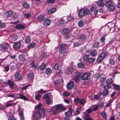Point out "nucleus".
Returning a JSON list of instances; mask_svg holds the SVG:
<instances>
[{"label":"nucleus","mask_w":120,"mask_h":120,"mask_svg":"<svg viewBox=\"0 0 120 120\" xmlns=\"http://www.w3.org/2000/svg\"><path fill=\"white\" fill-rule=\"evenodd\" d=\"M45 115V110L42 109L39 110L38 112H35L33 115L34 118L35 120H39L41 116L44 117Z\"/></svg>","instance_id":"nucleus-1"},{"label":"nucleus","mask_w":120,"mask_h":120,"mask_svg":"<svg viewBox=\"0 0 120 120\" xmlns=\"http://www.w3.org/2000/svg\"><path fill=\"white\" fill-rule=\"evenodd\" d=\"M53 114L54 115L64 109V107L60 104L56 105L52 108Z\"/></svg>","instance_id":"nucleus-2"},{"label":"nucleus","mask_w":120,"mask_h":120,"mask_svg":"<svg viewBox=\"0 0 120 120\" xmlns=\"http://www.w3.org/2000/svg\"><path fill=\"white\" fill-rule=\"evenodd\" d=\"M115 26L114 23H112L111 26H107L105 28V33L106 35L108 34L109 32L112 33L115 30Z\"/></svg>","instance_id":"nucleus-3"},{"label":"nucleus","mask_w":120,"mask_h":120,"mask_svg":"<svg viewBox=\"0 0 120 120\" xmlns=\"http://www.w3.org/2000/svg\"><path fill=\"white\" fill-rule=\"evenodd\" d=\"M92 111V109H89L87 110L86 112L84 113L83 116V119L85 120H93L89 116V114Z\"/></svg>","instance_id":"nucleus-4"},{"label":"nucleus","mask_w":120,"mask_h":120,"mask_svg":"<svg viewBox=\"0 0 120 120\" xmlns=\"http://www.w3.org/2000/svg\"><path fill=\"white\" fill-rule=\"evenodd\" d=\"M67 44H64L63 43L61 44L60 45V48L59 50V52L60 54L64 53L66 51V49L64 47Z\"/></svg>","instance_id":"nucleus-5"},{"label":"nucleus","mask_w":120,"mask_h":120,"mask_svg":"<svg viewBox=\"0 0 120 120\" xmlns=\"http://www.w3.org/2000/svg\"><path fill=\"white\" fill-rule=\"evenodd\" d=\"M90 75V73L85 72L81 76V78L82 80H86L88 79Z\"/></svg>","instance_id":"nucleus-6"},{"label":"nucleus","mask_w":120,"mask_h":120,"mask_svg":"<svg viewBox=\"0 0 120 120\" xmlns=\"http://www.w3.org/2000/svg\"><path fill=\"white\" fill-rule=\"evenodd\" d=\"M5 83L6 84L8 85L9 87L11 89H12L13 88L14 85L13 82L8 79L7 81L5 82Z\"/></svg>","instance_id":"nucleus-7"},{"label":"nucleus","mask_w":120,"mask_h":120,"mask_svg":"<svg viewBox=\"0 0 120 120\" xmlns=\"http://www.w3.org/2000/svg\"><path fill=\"white\" fill-rule=\"evenodd\" d=\"M74 82H71L68 83L67 85V88L69 90H71L74 87Z\"/></svg>","instance_id":"nucleus-8"},{"label":"nucleus","mask_w":120,"mask_h":120,"mask_svg":"<svg viewBox=\"0 0 120 120\" xmlns=\"http://www.w3.org/2000/svg\"><path fill=\"white\" fill-rule=\"evenodd\" d=\"M75 68V66L73 65L72 67L69 68L66 70V72L69 74L72 73L74 69Z\"/></svg>","instance_id":"nucleus-9"},{"label":"nucleus","mask_w":120,"mask_h":120,"mask_svg":"<svg viewBox=\"0 0 120 120\" xmlns=\"http://www.w3.org/2000/svg\"><path fill=\"white\" fill-rule=\"evenodd\" d=\"M13 12L11 10H9L6 12L5 13V16L7 17L11 16L13 14Z\"/></svg>","instance_id":"nucleus-10"},{"label":"nucleus","mask_w":120,"mask_h":120,"mask_svg":"<svg viewBox=\"0 0 120 120\" xmlns=\"http://www.w3.org/2000/svg\"><path fill=\"white\" fill-rule=\"evenodd\" d=\"M9 47L8 45L6 43H3L0 45V48L3 49H8Z\"/></svg>","instance_id":"nucleus-11"},{"label":"nucleus","mask_w":120,"mask_h":120,"mask_svg":"<svg viewBox=\"0 0 120 120\" xmlns=\"http://www.w3.org/2000/svg\"><path fill=\"white\" fill-rule=\"evenodd\" d=\"M19 60L22 61H24L26 60L24 53L20 54L19 56Z\"/></svg>","instance_id":"nucleus-12"},{"label":"nucleus","mask_w":120,"mask_h":120,"mask_svg":"<svg viewBox=\"0 0 120 120\" xmlns=\"http://www.w3.org/2000/svg\"><path fill=\"white\" fill-rule=\"evenodd\" d=\"M50 20L48 19H45L43 22V25L45 26H49L50 24Z\"/></svg>","instance_id":"nucleus-13"},{"label":"nucleus","mask_w":120,"mask_h":120,"mask_svg":"<svg viewBox=\"0 0 120 120\" xmlns=\"http://www.w3.org/2000/svg\"><path fill=\"white\" fill-rule=\"evenodd\" d=\"M79 15L80 17H82L84 15V10L82 8H81L79 11Z\"/></svg>","instance_id":"nucleus-14"},{"label":"nucleus","mask_w":120,"mask_h":120,"mask_svg":"<svg viewBox=\"0 0 120 120\" xmlns=\"http://www.w3.org/2000/svg\"><path fill=\"white\" fill-rule=\"evenodd\" d=\"M60 32L62 34L65 35L69 32V30L67 28H64L62 30L60 31Z\"/></svg>","instance_id":"nucleus-15"},{"label":"nucleus","mask_w":120,"mask_h":120,"mask_svg":"<svg viewBox=\"0 0 120 120\" xmlns=\"http://www.w3.org/2000/svg\"><path fill=\"white\" fill-rule=\"evenodd\" d=\"M45 16L42 15H40L38 16L37 19L38 22H41L43 21L45 19Z\"/></svg>","instance_id":"nucleus-16"},{"label":"nucleus","mask_w":120,"mask_h":120,"mask_svg":"<svg viewBox=\"0 0 120 120\" xmlns=\"http://www.w3.org/2000/svg\"><path fill=\"white\" fill-rule=\"evenodd\" d=\"M74 36L73 35H69L64 37L65 39H69L70 41L72 40L74 38Z\"/></svg>","instance_id":"nucleus-17"},{"label":"nucleus","mask_w":120,"mask_h":120,"mask_svg":"<svg viewBox=\"0 0 120 120\" xmlns=\"http://www.w3.org/2000/svg\"><path fill=\"white\" fill-rule=\"evenodd\" d=\"M73 109L71 108V107L69 109V111L65 113V115L67 116H70L72 114Z\"/></svg>","instance_id":"nucleus-18"},{"label":"nucleus","mask_w":120,"mask_h":120,"mask_svg":"<svg viewBox=\"0 0 120 120\" xmlns=\"http://www.w3.org/2000/svg\"><path fill=\"white\" fill-rule=\"evenodd\" d=\"M35 43L34 42H31L27 47V49L29 50L30 49L34 48L35 46Z\"/></svg>","instance_id":"nucleus-19"},{"label":"nucleus","mask_w":120,"mask_h":120,"mask_svg":"<svg viewBox=\"0 0 120 120\" xmlns=\"http://www.w3.org/2000/svg\"><path fill=\"white\" fill-rule=\"evenodd\" d=\"M22 78V76L20 74L17 73L15 74V81H18L19 80L21 79Z\"/></svg>","instance_id":"nucleus-20"},{"label":"nucleus","mask_w":120,"mask_h":120,"mask_svg":"<svg viewBox=\"0 0 120 120\" xmlns=\"http://www.w3.org/2000/svg\"><path fill=\"white\" fill-rule=\"evenodd\" d=\"M97 4L99 7H101L104 5V3L102 0H100L98 1Z\"/></svg>","instance_id":"nucleus-21"},{"label":"nucleus","mask_w":120,"mask_h":120,"mask_svg":"<svg viewBox=\"0 0 120 120\" xmlns=\"http://www.w3.org/2000/svg\"><path fill=\"white\" fill-rule=\"evenodd\" d=\"M18 95L19 96V98L22 99L24 100L28 101L27 97L24 95L21 94H19Z\"/></svg>","instance_id":"nucleus-22"},{"label":"nucleus","mask_w":120,"mask_h":120,"mask_svg":"<svg viewBox=\"0 0 120 120\" xmlns=\"http://www.w3.org/2000/svg\"><path fill=\"white\" fill-rule=\"evenodd\" d=\"M86 103V101L84 99H80L79 103L80 105H81L82 106H83Z\"/></svg>","instance_id":"nucleus-23"},{"label":"nucleus","mask_w":120,"mask_h":120,"mask_svg":"<svg viewBox=\"0 0 120 120\" xmlns=\"http://www.w3.org/2000/svg\"><path fill=\"white\" fill-rule=\"evenodd\" d=\"M15 28L19 30L25 28V27L23 25L18 24L15 26Z\"/></svg>","instance_id":"nucleus-24"},{"label":"nucleus","mask_w":120,"mask_h":120,"mask_svg":"<svg viewBox=\"0 0 120 120\" xmlns=\"http://www.w3.org/2000/svg\"><path fill=\"white\" fill-rule=\"evenodd\" d=\"M80 76L79 75H76L74 78V81L76 82H78L80 81Z\"/></svg>","instance_id":"nucleus-25"},{"label":"nucleus","mask_w":120,"mask_h":120,"mask_svg":"<svg viewBox=\"0 0 120 120\" xmlns=\"http://www.w3.org/2000/svg\"><path fill=\"white\" fill-rule=\"evenodd\" d=\"M46 104L49 105H51L52 104V100L51 98L46 100Z\"/></svg>","instance_id":"nucleus-26"},{"label":"nucleus","mask_w":120,"mask_h":120,"mask_svg":"<svg viewBox=\"0 0 120 120\" xmlns=\"http://www.w3.org/2000/svg\"><path fill=\"white\" fill-rule=\"evenodd\" d=\"M46 67V64L45 63H43L40 66L39 69L41 70H44Z\"/></svg>","instance_id":"nucleus-27"},{"label":"nucleus","mask_w":120,"mask_h":120,"mask_svg":"<svg viewBox=\"0 0 120 120\" xmlns=\"http://www.w3.org/2000/svg\"><path fill=\"white\" fill-rule=\"evenodd\" d=\"M51 69L49 68H47L45 70V73L47 75H49L52 73Z\"/></svg>","instance_id":"nucleus-28"},{"label":"nucleus","mask_w":120,"mask_h":120,"mask_svg":"<svg viewBox=\"0 0 120 120\" xmlns=\"http://www.w3.org/2000/svg\"><path fill=\"white\" fill-rule=\"evenodd\" d=\"M112 1L110 0H109L106 1L105 3V6L107 7H108L111 5H112Z\"/></svg>","instance_id":"nucleus-29"},{"label":"nucleus","mask_w":120,"mask_h":120,"mask_svg":"<svg viewBox=\"0 0 120 120\" xmlns=\"http://www.w3.org/2000/svg\"><path fill=\"white\" fill-rule=\"evenodd\" d=\"M30 41L31 39L30 37L28 36L26 38L25 40V42L26 43L29 44L30 42Z\"/></svg>","instance_id":"nucleus-30"},{"label":"nucleus","mask_w":120,"mask_h":120,"mask_svg":"<svg viewBox=\"0 0 120 120\" xmlns=\"http://www.w3.org/2000/svg\"><path fill=\"white\" fill-rule=\"evenodd\" d=\"M79 39L81 40L84 41L86 39V38L85 35L82 34L80 36Z\"/></svg>","instance_id":"nucleus-31"},{"label":"nucleus","mask_w":120,"mask_h":120,"mask_svg":"<svg viewBox=\"0 0 120 120\" xmlns=\"http://www.w3.org/2000/svg\"><path fill=\"white\" fill-rule=\"evenodd\" d=\"M114 8L115 7L113 5H111L108 7V9L109 10L111 11H113Z\"/></svg>","instance_id":"nucleus-32"},{"label":"nucleus","mask_w":120,"mask_h":120,"mask_svg":"<svg viewBox=\"0 0 120 120\" xmlns=\"http://www.w3.org/2000/svg\"><path fill=\"white\" fill-rule=\"evenodd\" d=\"M23 6L25 8H28L30 7L29 4L26 2H23Z\"/></svg>","instance_id":"nucleus-33"},{"label":"nucleus","mask_w":120,"mask_h":120,"mask_svg":"<svg viewBox=\"0 0 120 120\" xmlns=\"http://www.w3.org/2000/svg\"><path fill=\"white\" fill-rule=\"evenodd\" d=\"M41 96V95L39 94H35V98L37 101H38L40 100V98Z\"/></svg>","instance_id":"nucleus-34"},{"label":"nucleus","mask_w":120,"mask_h":120,"mask_svg":"<svg viewBox=\"0 0 120 120\" xmlns=\"http://www.w3.org/2000/svg\"><path fill=\"white\" fill-rule=\"evenodd\" d=\"M19 116L20 118L22 119V120H24L25 118L23 112L21 111L20 112H19Z\"/></svg>","instance_id":"nucleus-35"},{"label":"nucleus","mask_w":120,"mask_h":120,"mask_svg":"<svg viewBox=\"0 0 120 120\" xmlns=\"http://www.w3.org/2000/svg\"><path fill=\"white\" fill-rule=\"evenodd\" d=\"M97 53V52L95 49H93L90 52L91 55L93 56H94Z\"/></svg>","instance_id":"nucleus-36"},{"label":"nucleus","mask_w":120,"mask_h":120,"mask_svg":"<svg viewBox=\"0 0 120 120\" xmlns=\"http://www.w3.org/2000/svg\"><path fill=\"white\" fill-rule=\"evenodd\" d=\"M90 55H84L83 57V59L84 60H88V59L90 57Z\"/></svg>","instance_id":"nucleus-37"},{"label":"nucleus","mask_w":120,"mask_h":120,"mask_svg":"<svg viewBox=\"0 0 120 120\" xmlns=\"http://www.w3.org/2000/svg\"><path fill=\"white\" fill-rule=\"evenodd\" d=\"M56 11V8H54L49 10L48 11V12L49 13H52L55 12Z\"/></svg>","instance_id":"nucleus-38"},{"label":"nucleus","mask_w":120,"mask_h":120,"mask_svg":"<svg viewBox=\"0 0 120 120\" xmlns=\"http://www.w3.org/2000/svg\"><path fill=\"white\" fill-rule=\"evenodd\" d=\"M115 37L116 40L118 41L120 40V33H116Z\"/></svg>","instance_id":"nucleus-39"},{"label":"nucleus","mask_w":120,"mask_h":120,"mask_svg":"<svg viewBox=\"0 0 120 120\" xmlns=\"http://www.w3.org/2000/svg\"><path fill=\"white\" fill-rule=\"evenodd\" d=\"M27 77L30 80L34 78L33 75L31 73L29 74L28 75Z\"/></svg>","instance_id":"nucleus-40"},{"label":"nucleus","mask_w":120,"mask_h":120,"mask_svg":"<svg viewBox=\"0 0 120 120\" xmlns=\"http://www.w3.org/2000/svg\"><path fill=\"white\" fill-rule=\"evenodd\" d=\"M21 45L20 42H15V49H18L19 48Z\"/></svg>","instance_id":"nucleus-41"},{"label":"nucleus","mask_w":120,"mask_h":120,"mask_svg":"<svg viewBox=\"0 0 120 120\" xmlns=\"http://www.w3.org/2000/svg\"><path fill=\"white\" fill-rule=\"evenodd\" d=\"M95 60V59L93 58H89L88 59V60L87 61V62L89 63H91L93 62H94Z\"/></svg>","instance_id":"nucleus-42"},{"label":"nucleus","mask_w":120,"mask_h":120,"mask_svg":"<svg viewBox=\"0 0 120 120\" xmlns=\"http://www.w3.org/2000/svg\"><path fill=\"white\" fill-rule=\"evenodd\" d=\"M112 82V79L111 78L107 79L106 81V83L108 84L111 83Z\"/></svg>","instance_id":"nucleus-43"},{"label":"nucleus","mask_w":120,"mask_h":120,"mask_svg":"<svg viewBox=\"0 0 120 120\" xmlns=\"http://www.w3.org/2000/svg\"><path fill=\"white\" fill-rule=\"evenodd\" d=\"M48 94H46L44 96L43 98L47 100L50 98Z\"/></svg>","instance_id":"nucleus-44"},{"label":"nucleus","mask_w":120,"mask_h":120,"mask_svg":"<svg viewBox=\"0 0 120 120\" xmlns=\"http://www.w3.org/2000/svg\"><path fill=\"white\" fill-rule=\"evenodd\" d=\"M109 93L108 90H105L103 92L102 94L104 96H106Z\"/></svg>","instance_id":"nucleus-45"},{"label":"nucleus","mask_w":120,"mask_h":120,"mask_svg":"<svg viewBox=\"0 0 120 120\" xmlns=\"http://www.w3.org/2000/svg\"><path fill=\"white\" fill-rule=\"evenodd\" d=\"M55 2V0H47V3L49 4H54Z\"/></svg>","instance_id":"nucleus-46"},{"label":"nucleus","mask_w":120,"mask_h":120,"mask_svg":"<svg viewBox=\"0 0 120 120\" xmlns=\"http://www.w3.org/2000/svg\"><path fill=\"white\" fill-rule=\"evenodd\" d=\"M84 64L82 62H80L78 64V67L80 68H82L84 67Z\"/></svg>","instance_id":"nucleus-47"},{"label":"nucleus","mask_w":120,"mask_h":120,"mask_svg":"<svg viewBox=\"0 0 120 120\" xmlns=\"http://www.w3.org/2000/svg\"><path fill=\"white\" fill-rule=\"evenodd\" d=\"M24 16L25 18H29L31 16V15L29 13H26L24 14Z\"/></svg>","instance_id":"nucleus-48"},{"label":"nucleus","mask_w":120,"mask_h":120,"mask_svg":"<svg viewBox=\"0 0 120 120\" xmlns=\"http://www.w3.org/2000/svg\"><path fill=\"white\" fill-rule=\"evenodd\" d=\"M84 23L81 20H80L78 22V25L79 26L82 27L83 26Z\"/></svg>","instance_id":"nucleus-49"},{"label":"nucleus","mask_w":120,"mask_h":120,"mask_svg":"<svg viewBox=\"0 0 120 120\" xmlns=\"http://www.w3.org/2000/svg\"><path fill=\"white\" fill-rule=\"evenodd\" d=\"M110 88V86L108 85H105L103 87V88L105 90H108Z\"/></svg>","instance_id":"nucleus-50"},{"label":"nucleus","mask_w":120,"mask_h":120,"mask_svg":"<svg viewBox=\"0 0 120 120\" xmlns=\"http://www.w3.org/2000/svg\"><path fill=\"white\" fill-rule=\"evenodd\" d=\"M100 40L101 42L103 44H102V45L103 44H104L105 42V37L104 36L101 37L100 38Z\"/></svg>","instance_id":"nucleus-51"},{"label":"nucleus","mask_w":120,"mask_h":120,"mask_svg":"<svg viewBox=\"0 0 120 120\" xmlns=\"http://www.w3.org/2000/svg\"><path fill=\"white\" fill-rule=\"evenodd\" d=\"M104 58L101 56H99L97 59V61L98 62H100L104 59Z\"/></svg>","instance_id":"nucleus-52"},{"label":"nucleus","mask_w":120,"mask_h":120,"mask_svg":"<svg viewBox=\"0 0 120 120\" xmlns=\"http://www.w3.org/2000/svg\"><path fill=\"white\" fill-rule=\"evenodd\" d=\"M104 58L101 56H99L97 59V61L98 62H100L104 59Z\"/></svg>","instance_id":"nucleus-53"},{"label":"nucleus","mask_w":120,"mask_h":120,"mask_svg":"<svg viewBox=\"0 0 120 120\" xmlns=\"http://www.w3.org/2000/svg\"><path fill=\"white\" fill-rule=\"evenodd\" d=\"M59 67V64H58L57 63L56 64L54 65V68L55 69V70H57L58 69Z\"/></svg>","instance_id":"nucleus-54"},{"label":"nucleus","mask_w":120,"mask_h":120,"mask_svg":"<svg viewBox=\"0 0 120 120\" xmlns=\"http://www.w3.org/2000/svg\"><path fill=\"white\" fill-rule=\"evenodd\" d=\"M46 92L45 91H44L42 90V89H41L40 90H39L37 91L36 93H38L40 94H43L45 93Z\"/></svg>","instance_id":"nucleus-55"},{"label":"nucleus","mask_w":120,"mask_h":120,"mask_svg":"<svg viewBox=\"0 0 120 120\" xmlns=\"http://www.w3.org/2000/svg\"><path fill=\"white\" fill-rule=\"evenodd\" d=\"M101 115L102 117L104 118H105L106 117V114L103 112H101Z\"/></svg>","instance_id":"nucleus-56"},{"label":"nucleus","mask_w":120,"mask_h":120,"mask_svg":"<svg viewBox=\"0 0 120 120\" xmlns=\"http://www.w3.org/2000/svg\"><path fill=\"white\" fill-rule=\"evenodd\" d=\"M114 88L116 90H119L120 89V86L115 84L114 85Z\"/></svg>","instance_id":"nucleus-57"},{"label":"nucleus","mask_w":120,"mask_h":120,"mask_svg":"<svg viewBox=\"0 0 120 120\" xmlns=\"http://www.w3.org/2000/svg\"><path fill=\"white\" fill-rule=\"evenodd\" d=\"M106 54L107 52L106 51H104L100 55L104 58L106 55Z\"/></svg>","instance_id":"nucleus-58"},{"label":"nucleus","mask_w":120,"mask_h":120,"mask_svg":"<svg viewBox=\"0 0 120 120\" xmlns=\"http://www.w3.org/2000/svg\"><path fill=\"white\" fill-rule=\"evenodd\" d=\"M89 10L87 9H86L84 13L87 15H88L90 14Z\"/></svg>","instance_id":"nucleus-59"},{"label":"nucleus","mask_w":120,"mask_h":120,"mask_svg":"<svg viewBox=\"0 0 120 120\" xmlns=\"http://www.w3.org/2000/svg\"><path fill=\"white\" fill-rule=\"evenodd\" d=\"M109 62L111 65L113 66L114 65V62L113 59H110L109 60Z\"/></svg>","instance_id":"nucleus-60"},{"label":"nucleus","mask_w":120,"mask_h":120,"mask_svg":"<svg viewBox=\"0 0 120 120\" xmlns=\"http://www.w3.org/2000/svg\"><path fill=\"white\" fill-rule=\"evenodd\" d=\"M58 22L61 24H63L65 22L64 20L63 19H60L58 20Z\"/></svg>","instance_id":"nucleus-61"},{"label":"nucleus","mask_w":120,"mask_h":120,"mask_svg":"<svg viewBox=\"0 0 120 120\" xmlns=\"http://www.w3.org/2000/svg\"><path fill=\"white\" fill-rule=\"evenodd\" d=\"M42 105L41 104L39 103L38 105L35 106V108L36 109H39L41 106Z\"/></svg>","instance_id":"nucleus-62"},{"label":"nucleus","mask_w":120,"mask_h":120,"mask_svg":"<svg viewBox=\"0 0 120 120\" xmlns=\"http://www.w3.org/2000/svg\"><path fill=\"white\" fill-rule=\"evenodd\" d=\"M5 26V25L4 23L0 22V28H4Z\"/></svg>","instance_id":"nucleus-63"},{"label":"nucleus","mask_w":120,"mask_h":120,"mask_svg":"<svg viewBox=\"0 0 120 120\" xmlns=\"http://www.w3.org/2000/svg\"><path fill=\"white\" fill-rule=\"evenodd\" d=\"M99 44V43L98 42H96L94 43L93 45V46L94 47H97Z\"/></svg>","instance_id":"nucleus-64"}]
</instances>
